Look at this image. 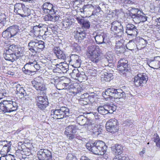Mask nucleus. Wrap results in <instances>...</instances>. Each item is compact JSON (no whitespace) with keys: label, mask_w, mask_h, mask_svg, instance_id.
<instances>
[{"label":"nucleus","mask_w":160,"mask_h":160,"mask_svg":"<svg viewBox=\"0 0 160 160\" xmlns=\"http://www.w3.org/2000/svg\"><path fill=\"white\" fill-rule=\"evenodd\" d=\"M42 12L48 14L44 17L45 21L55 22L59 19V16L57 13L56 8L49 2H45L42 6Z\"/></svg>","instance_id":"1"},{"label":"nucleus","mask_w":160,"mask_h":160,"mask_svg":"<svg viewBox=\"0 0 160 160\" xmlns=\"http://www.w3.org/2000/svg\"><path fill=\"white\" fill-rule=\"evenodd\" d=\"M89 59L95 63L100 61V49L97 45H92L88 47L86 54Z\"/></svg>","instance_id":"2"},{"label":"nucleus","mask_w":160,"mask_h":160,"mask_svg":"<svg viewBox=\"0 0 160 160\" xmlns=\"http://www.w3.org/2000/svg\"><path fill=\"white\" fill-rule=\"evenodd\" d=\"M102 95L105 99H107L110 97L119 99L126 97L125 93L122 89H117L113 88L107 89L105 92H102Z\"/></svg>","instance_id":"3"},{"label":"nucleus","mask_w":160,"mask_h":160,"mask_svg":"<svg viewBox=\"0 0 160 160\" xmlns=\"http://www.w3.org/2000/svg\"><path fill=\"white\" fill-rule=\"evenodd\" d=\"M18 108L17 103L11 100L4 101L0 103V111L4 113L15 111Z\"/></svg>","instance_id":"4"},{"label":"nucleus","mask_w":160,"mask_h":160,"mask_svg":"<svg viewBox=\"0 0 160 160\" xmlns=\"http://www.w3.org/2000/svg\"><path fill=\"white\" fill-rule=\"evenodd\" d=\"M70 110L67 107H61L59 109L52 110L51 111V117L55 119H61L69 116Z\"/></svg>","instance_id":"5"},{"label":"nucleus","mask_w":160,"mask_h":160,"mask_svg":"<svg viewBox=\"0 0 160 160\" xmlns=\"http://www.w3.org/2000/svg\"><path fill=\"white\" fill-rule=\"evenodd\" d=\"M28 49L32 53L40 52L44 48V43L41 40L34 39L28 44Z\"/></svg>","instance_id":"6"},{"label":"nucleus","mask_w":160,"mask_h":160,"mask_svg":"<svg viewBox=\"0 0 160 160\" xmlns=\"http://www.w3.org/2000/svg\"><path fill=\"white\" fill-rule=\"evenodd\" d=\"M111 30V33L118 37H121L123 34V26L121 22L117 21L112 23Z\"/></svg>","instance_id":"7"},{"label":"nucleus","mask_w":160,"mask_h":160,"mask_svg":"<svg viewBox=\"0 0 160 160\" xmlns=\"http://www.w3.org/2000/svg\"><path fill=\"white\" fill-rule=\"evenodd\" d=\"M46 25L39 24L38 25H36L31 28L30 32L35 36L37 37L42 36L45 35Z\"/></svg>","instance_id":"8"},{"label":"nucleus","mask_w":160,"mask_h":160,"mask_svg":"<svg viewBox=\"0 0 160 160\" xmlns=\"http://www.w3.org/2000/svg\"><path fill=\"white\" fill-rule=\"evenodd\" d=\"M118 122L116 119L115 118L110 119L106 123V130L110 133H114L118 131Z\"/></svg>","instance_id":"9"},{"label":"nucleus","mask_w":160,"mask_h":160,"mask_svg":"<svg viewBox=\"0 0 160 160\" xmlns=\"http://www.w3.org/2000/svg\"><path fill=\"white\" fill-rule=\"evenodd\" d=\"M32 83L33 87L38 91H44L47 89L45 85L43 83L42 78L40 76L33 80Z\"/></svg>","instance_id":"10"},{"label":"nucleus","mask_w":160,"mask_h":160,"mask_svg":"<svg viewBox=\"0 0 160 160\" xmlns=\"http://www.w3.org/2000/svg\"><path fill=\"white\" fill-rule=\"evenodd\" d=\"M78 128L76 125H69L65 128V134L70 140H72L76 137L75 133Z\"/></svg>","instance_id":"11"},{"label":"nucleus","mask_w":160,"mask_h":160,"mask_svg":"<svg viewBox=\"0 0 160 160\" xmlns=\"http://www.w3.org/2000/svg\"><path fill=\"white\" fill-rule=\"evenodd\" d=\"M37 156L39 160H52V153L47 149H40L38 152Z\"/></svg>","instance_id":"12"},{"label":"nucleus","mask_w":160,"mask_h":160,"mask_svg":"<svg viewBox=\"0 0 160 160\" xmlns=\"http://www.w3.org/2000/svg\"><path fill=\"white\" fill-rule=\"evenodd\" d=\"M134 83L137 87L143 86L148 81V77L143 73L138 74L134 78Z\"/></svg>","instance_id":"13"},{"label":"nucleus","mask_w":160,"mask_h":160,"mask_svg":"<svg viewBox=\"0 0 160 160\" xmlns=\"http://www.w3.org/2000/svg\"><path fill=\"white\" fill-rule=\"evenodd\" d=\"M34 63L33 60H31L27 63L22 68L23 72L26 74L32 75L34 74Z\"/></svg>","instance_id":"14"},{"label":"nucleus","mask_w":160,"mask_h":160,"mask_svg":"<svg viewBox=\"0 0 160 160\" xmlns=\"http://www.w3.org/2000/svg\"><path fill=\"white\" fill-rule=\"evenodd\" d=\"M128 61L125 58H121L118 61L117 65L118 69L121 72L124 73L128 70Z\"/></svg>","instance_id":"15"},{"label":"nucleus","mask_w":160,"mask_h":160,"mask_svg":"<svg viewBox=\"0 0 160 160\" xmlns=\"http://www.w3.org/2000/svg\"><path fill=\"white\" fill-rule=\"evenodd\" d=\"M96 34L95 36V39L98 44L105 43L104 40L107 37V33L102 30H99L96 32Z\"/></svg>","instance_id":"16"},{"label":"nucleus","mask_w":160,"mask_h":160,"mask_svg":"<svg viewBox=\"0 0 160 160\" xmlns=\"http://www.w3.org/2000/svg\"><path fill=\"white\" fill-rule=\"evenodd\" d=\"M11 142L3 141L0 142V154H4L9 152L11 149Z\"/></svg>","instance_id":"17"},{"label":"nucleus","mask_w":160,"mask_h":160,"mask_svg":"<svg viewBox=\"0 0 160 160\" xmlns=\"http://www.w3.org/2000/svg\"><path fill=\"white\" fill-rule=\"evenodd\" d=\"M36 100L37 106L41 109H44L48 105V99L46 97L42 96L37 97L36 98Z\"/></svg>","instance_id":"18"},{"label":"nucleus","mask_w":160,"mask_h":160,"mask_svg":"<svg viewBox=\"0 0 160 160\" xmlns=\"http://www.w3.org/2000/svg\"><path fill=\"white\" fill-rule=\"evenodd\" d=\"M68 81L67 78L64 77L62 79H60L56 85L57 88L59 90H62L64 89H67L68 86Z\"/></svg>","instance_id":"19"},{"label":"nucleus","mask_w":160,"mask_h":160,"mask_svg":"<svg viewBox=\"0 0 160 160\" xmlns=\"http://www.w3.org/2000/svg\"><path fill=\"white\" fill-rule=\"evenodd\" d=\"M86 146L89 150L91 152L93 153L98 155H103V152L100 151L99 150L98 148L96 147V145H95V143L94 142L87 143L86 144Z\"/></svg>","instance_id":"20"},{"label":"nucleus","mask_w":160,"mask_h":160,"mask_svg":"<svg viewBox=\"0 0 160 160\" xmlns=\"http://www.w3.org/2000/svg\"><path fill=\"white\" fill-rule=\"evenodd\" d=\"M8 28L12 38H16L19 36V29L17 25L10 26Z\"/></svg>","instance_id":"21"},{"label":"nucleus","mask_w":160,"mask_h":160,"mask_svg":"<svg viewBox=\"0 0 160 160\" xmlns=\"http://www.w3.org/2000/svg\"><path fill=\"white\" fill-rule=\"evenodd\" d=\"M53 51L54 53L58 59L63 60L65 59L66 58L65 54L63 51L60 49L59 46L54 47Z\"/></svg>","instance_id":"22"},{"label":"nucleus","mask_w":160,"mask_h":160,"mask_svg":"<svg viewBox=\"0 0 160 160\" xmlns=\"http://www.w3.org/2000/svg\"><path fill=\"white\" fill-rule=\"evenodd\" d=\"M148 64L149 66L152 68L157 69L160 67V57H154L153 60L148 61Z\"/></svg>","instance_id":"23"},{"label":"nucleus","mask_w":160,"mask_h":160,"mask_svg":"<svg viewBox=\"0 0 160 160\" xmlns=\"http://www.w3.org/2000/svg\"><path fill=\"white\" fill-rule=\"evenodd\" d=\"M97 124L93 122V121L92 120H88L86 128L89 130H92V132L94 134H99L98 130L97 128Z\"/></svg>","instance_id":"24"},{"label":"nucleus","mask_w":160,"mask_h":160,"mask_svg":"<svg viewBox=\"0 0 160 160\" xmlns=\"http://www.w3.org/2000/svg\"><path fill=\"white\" fill-rule=\"evenodd\" d=\"M126 32L128 35L130 36H135L137 34V28L133 24H129L126 26Z\"/></svg>","instance_id":"25"},{"label":"nucleus","mask_w":160,"mask_h":160,"mask_svg":"<svg viewBox=\"0 0 160 160\" xmlns=\"http://www.w3.org/2000/svg\"><path fill=\"white\" fill-rule=\"evenodd\" d=\"M132 20L136 23H138L141 22H144L147 20V17L142 12L141 14L139 15H133L132 16Z\"/></svg>","instance_id":"26"},{"label":"nucleus","mask_w":160,"mask_h":160,"mask_svg":"<svg viewBox=\"0 0 160 160\" xmlns=\"http://www.w3.org/2000/svg\"><path fill=\"white\" fill-rule=\"evenodd\" d=\"M109 70L110 71H108L106 70H104L103 71L104 73L101 75L102 81L108 82L112 79V72L113 71L112 70Z\"/></svg>","instance_id":"27"},{"label":"nucleus","mask_w":160,"mask_h":160,"mask_svg":"<svg viewBox=\"0 0 160 160\" xmlns=\"http://www.w3.org/2000/svg\"><path fill=\"white\" fill-rule=\"evenodd\" d=\"M73 65L79 67L81 62L80 57L76 54H72L70 57V61Z\"/></svg>","instance_id":"28"},{"label":"nucleus","mask_w":160,"mask_h":160,"mask_svg":"<svg viewBox=\"0 0 160 160\" xmlns=\"http://www.w3.org/2000/svg\"><path fill=\"white\" fill-rule=\"evenodd\" d=\"M3 55L6 60L12 62H13L17 58L18 56H16L15 53H11L10 52L6 51Z\"/></svg>","instance_id":"29"},{"label":"nucleus","mask_w":160,"mask_h":160,"mask_svg":"<svg viewBox=\"0 0 160 160\" xmlns=\"http://www.w3.org/2000/svg\"><path fill=\"white\" fill-rule=\"evenodd\" d=\"M95 145H96V147L98 148L100 151L103 152V155L106 152V146L105 145V143L102 141H98L94 142Z\"/></svg>","instance_id":"30"},{"label":"nucleus","mask_w":160,"mask_h":160,"mask_svg":"<svg viewBox=\"0 0 160 160\" xmlns=\"http://www.w3.org/2000/svg\"><path fill=\"white\" fill-rule=\"evenodd\" d=\"M114 55L111 52H108L106 53V56L105 58L103 59V61H107L109 62L110 67L112 68L113 66V59Z\"/></svg>","instance_id":"31"},{"label":"nucleus","mask_w":160,"mask_h":160,"mask_svg":"<svg viewBox=\"0 0 160 160\" xmlns=\"http://www.w3.org/2000/svg\"><path fill=\"white\" fill-rule=\"evenodd\" d=\"M76 120L78 123L80 125H83L86 128L87 126V124L88 120L83 115H80L77 118Z\"/></svg>","instance_id":"32"},{"label":"nucleus","mask_w":160,"mask_h":160,"mask_svg":"<svg viewBox=\"0 0 160 160\" xmlns=\"http://www.w3.org/2000/svg\"><path fill=\"white\" fill-rule=\"evenodd\" d=\"M25 5L21 3H16L14 5V12L17 14L20 15L22 12L23 9L24 8Z\"/></svg>","instance_id":"33"},{"label":"nucleus","mask_w":160,"mask_h":160,"mask_svg":"<svg viewBox=\"0 0 160 160\" xmlns=\"http://www.w3.org/2000/svg\"><path fill=\"white\" fill-rule=\"evenodd\" d=\"M78 23H80L84 28L88 29L90 26V22L88 20L79 18H77Z\"/></svg>","instance_id":"34"},{"label":"nucleus","mask_w":160,"mask_h":160,"mask_svg":"<svg viewBox=\"0 0 160 160\" xmlns=\"http://www.w3.org/2000/svg\"><path fill=\"white\" fill-rule=\"evenodd\" d=\"M111 149L118 155L121 154L123 152V147L120 144L115 145L111 147Z\"/></svg>","instance_id":"35"},{"label":"nucleus","mask_w":160,"mask_h":160,"mask_svg":"<svg viewBox=\"0 0 160 160\" xmlns=\"http://www.w3.org/2000/svg\"><path fill=\"white\" fill-rule=\"evenodd\" d=\"M96 8L91 4H87L83 6V7L79 9L80 11L82 13H84V12H88V10H92Z\"/></svg>","instance_id":"36"},{"label":"nucleus","mask_w":160,"mask_h":160,"mask_svg":"<svg viewBox=\"0 0 160 160\" xmlns=\"http://www.w3.org/2000/svg\"><path fill=\"white\" fill-rule=\"evenodd\" d=\"M31 12L30 9L25 6L23 9L22 13H21L20 15L23 18L28 17L31 14Z\"/></svg>","instance_id":"37"},{"label":"nucleus","mask_w":160,"mask_h":160,"mask_svg":"<svg viewBox=\"0 0 160 160\" xmlns=\"http://www.w3.org/2000/svg\"><path fill=\"white\" fill-rule=\"evenodd\" d=\"M105 105V107L107 108H106V109L108 110V113H112L116 109V107L113 104L111 105L109 104H107Z\"/></svg>","instance_id":"38"},{"label":"nucleus","mask_w":160,"mask_h":160,"mask_svg":"<svg viewBox=\"0 0 160 160\" xmlns=\"http://www.w3.org/2000/svg\"><path fill=\"white\" fill-rule=\"evenodd\" d=\"M107 107L105 105L103 106H99L97 108V110L100 114L102 115H105L108 114V110L106 109Z\"/></svg>","instance_id":"39"},{"label":"nucleus","mask_w":160,"mask_h":160,"mask_svg":"<svg viewBox=\"0 0 160 160\" xmlns=\"http://www.w3.org/2000/svg\"><path fill=\"white\" fill-rule=\"evenodd\" d=\"M16 90V94L20 97L26 92L23 88L20 85H18L17 86Z\"/></svg>","instance_id":"40"},{"label":"nucleus","mask_w":160,"mask_h":160,"mask_svg":"<svg viewBox=\"0 0 160 160\" xmlns=\"http://www.w3.org/2000/svg\"><path fill=\"white\" fill-rule=\"evenodd\" d=\"M87 79V77L83 72L79 73L77 80L80 82H84Z\"/></svg>","instance_id":"41"},{"label":"nucleus","mask_w":160,"mask_h":160,"mask_svg":"<svg viewBox=\"0 0 160 160\" xmlns=\"http://www.w3.org/2000/svg\"><path fill=\"white\" fill-rule=\"evenodd\" d=\"M126 46L127 49L132 50L136 48L137 47V45L132 40H131L129 41Z\"/></svg>","instance_id":"42"},{"label":"nucleus","mask_w":160,"mask_h":160,"mask_svg":"<svg viewBox=\"0 0 160 160\" xmlns=\"http://www.w3.org/2000/svg\"><path fill=\"white\" fill-rule=\"evenodd\" d=\"M120 44L121 45H116V51L118 54L123 53L125 51V48L122 44L120 43Z\"/></svg>","instance_id":"43"},{"label":"nucleus","mask_w":160,"mask_h":160,"mask_svg":"<svg viewBox=\"0 0 160 160\" xmlns=\"http://www.w3.org/2000/svg\"><path fill=\"white\" fill-rule=\"evenodd\" d=\"M18 49V46L14 44L10 45L8 49H6V51L10 52L11 53H15L17 49Z\"/></svg>","instance_id":"44"},{"label":"nucleus","mask_w":160,"mask_h":160,"mask_svg":"<svg viewBox=\"0 0 160 160\" xmlns=\"http://www.w3.org/2000/svg\"><path fill=\"white\" fill-rule=\"evenodd\" d=\"M6 16L4 13H2L0 14V28L4 26L6 22Z\"/></svg>","instance_id":"45"},{"label":"nucleus","mask_w":160,"mask_h":160,"mask_svg":"<svg viewBox=\"0 0 160 160\" xmlns=\"http://www.w3.org/2000/svg\"><path fill=\"white\" fill-rule=\"evenodd\" d=\"M2 36L3 38L7 39L12 38L8 28L2 32Z\"/></svg>","instance_id":"46"},{"label":"nucleus","mask_w":160,"mask_h":160,"mask_svg":"<svg viewBox=\"0 0 160 160\" xmlns=\"http://www.w3.org/2000/svg\"><path fill=\"white\" fill-rule=\"evenodd\" d=\"M79 72L78 69H74L70 73L71 77L74 79L77 80Z\"/></svg>","instance_id":"47"},{"label":"nucleus","mask_w":160,"mask_h":160,"mask_svg":"<svg viewBox=\"0 0 160 160\" xmlns=\"http://www.w3.org/2000/svg\"><path fill=\"white\" fill-rule=\"evenodd\" d=\"M142 12L139 10L137 8H132L131 9V13L130 14V16L132 18V16L133 15H137L139 14H141Z\"/></svg>","instance_id":"48"},{"label":"nucleus","mask_w":160,"mask_h":160,"mask_svg":"<svg viewBox=\"0 0 160 160\" xmlns=\"http://www.w3.org/2000/svg\"><path fill=\"white\" fill-rule=\"evenodd\" d=\"M67 89L69 90L70 92L74 95L77 94L76 88L73 85H69Z\"/></svg>","instance_id":"49"},{"label":"nucleus","mask_w":160,"mask_h":160,"mask_svg":"<svg viewBox=\"0 0 160 160\" xmlns=\"http://www.w3.org/2000/svg\"><path fill=\"white\" fill-rule=\"evenodd\" d=\"M55 27L53 28H46L45 30V35H50L52 34V33L54 32V31H55Z\"/></svg>","instance_id":"50"},{"label":"nucleus","mask_w":160,"mask_h":160,"mask_svg":"<svg viewBox=\"0 0 160 160\" xmlns=\"http://www.w3.org/2000/svg\"><path fill=\"white\" fill-rule=\"evenodd\" d=\"M34 63V74L38 70H39L41 68V66L40 64V62H37L35 60H33Z\"/></svg>","instance_id":"51"},{"label":"nucleus","mask_w":160,"mask_h":160,"mask_svg":"<svg viewBox=\"0 0 160 160\" xmlns=\"http://www.w3.org/2000/svg\"><path fill=\"white\" fill-rule=\"evenodd\" d=\"M68 66L66 63H63V65L61 69L59 70L58 73H61L62 72L63 73H66L68 70Z\"/></svg>","instance_id":"52"},{"label":"nucleus","mask_w":160,"mask_h":160,"mask_svg":"<svg viewBox=\"0 0 160 160\" xmlns=\"http://www.w3.org/2000/svg\"><path fill=\"white\" fill-rule=\"evenodd\" d=\"M60 79L58 77L55 76H52L50 78L51 83L52 84H55L58 82Z\"/></svg>","instance_id":"53"},{"label":"nucleus","mask_w":160,"mask_h":160,"mask_svg":"<svg viewBox=\"0 0 160 160\" xmlns=\"http://www.w3.org/2000/svg\"><path fill=\"white\" fill-rule=\"evenodd\" d=\"M86 33L85 31H80L79 32V40H82L86 37Z\"/></svg>","instance_id":"54"},{"label":"nucleus","mask_w":160,"mask_h":160,"mask_svg":"<svg viewBox=\"0 0 160 160\" xmlns=\"http://www.w3.org/2000/svg\"><path fill=\"white\" fill-rule=\"evenodd\" d=\"M63 63H64L62 62H60L59 63H57L55 65V66L56 67L55 70H56V72H58L59 70L61 69L63 65Z\"/></svg>","instance_id":"55"},{"label":"nucleus","mask_w":160,"mask_h":160,"mask_svg":"<svg viewBox=\"0 0 160 160\" xmlns=\"http://www.w3.org/2000/svg\"><path fill=\"white\" fill-rule=\"evenodd\" d=\"M73 49L76 52H79L81 50L80 47L76 43H74L72 45Z\"/></svg>","instance_id":"56"},{"label":"nucleus","mask_w":160,"mask_h":160,"mask_svg":"<svg viewBox=\"0 0 160 160\" xmlns=\"http://www.w3.org/2000/svg\"><path fill=\"white\" fill-rule=\"evenodd\" d=\"M20 98L23 100H28L30 98L29 95H28L26 92L24 93Z\"/></svg>","instance_id":"57"},{"label":"nucleus","mask_w":160,"mask_h":160,"mask_svg":"<svg viewBox=\"0 0 160 160\" xmlns=\"http://www.w3.org/2000/svg\"><path fill=\"white\" fill-rule=\"evenodd\" d=\"M5 160H15V159L13 155H8L5 156Z\"/></svg>","instance_id":"58"},{"label":"nucleus","mask_w":160,"mask_h":160,"mask_svg":"<svg viewBox=\"0 0 160 160\" xmlns=\"http://www.w3.org/2000/svg\"><path fill=\"white\" fill-rule=\"evenodd\" d=\"M146 41L144 40L143 39H142L140 42H139V45H140L141 44H142V45L141 46V48H142L145 47L146 44Z\"/></svg>","instance_id":"59"},{"label":"nucleus","mask_w":160,"mask_h":160,"mask_svg":"<svg viewBox=\"0 0 160 160\" xmlns=\"http://www.w3.org/2000/svg\"><path fill=\"white\" fill-rule=\"evenodd\" d=\"M154 136L153 141L154 142H156L160 140L159 137L157 133L154 134Z\"/></svg>","instance_id":"60"},{"label":"nucleus","mask_w":160,"mask_h":160,"mask_svg":"<svg viewBox=\"0 0 160 160\" xmlns=\"http://www.w3.org/2000/svg\"><path fill=\"white\" fill-rule=\"evenodd\" d=\"M74 38L76 40H79V31H77L74 33Z\"/></svg>","instance_id":"61"},{"label":"nucleus","mask_w":160,"mask_h":160,"mask_svg":"<svg viewBox=\"0 0 160 160\" xmlns=\"http://www.w3.org/2000/svg\"><path fill=\"white\" fill-rule=\"evenodd\" d=\"M93 114L95 117V121L98 122L99 119V118L98 116V113L96 112H94Z\"/></svg>","instance_id":"62"},{"label":"nucleus","mask_w":160,"mask_h":160,"mask_svg":"<svg viewBox=\"0 0 160 160\" xmlns=\"http://www.w3.org/2000/svg\"><path fill=\"white\" fill-rule=\"evenodd\" d=\"M122 156L117 155L113 159V160H121Z\"/></svg>","instance_id":"63"},{"label":"nucleus","mask_w":160,"mask_h":160,"mask_svg":"<svg viewBox=\"0 0 160 160\" xmlns=\"http://www.w3.org/2000/svg\"><path fill=\"white\" fill-rule=\"evenodd\" d=\"M155 24H157L158 26H160V18H157L155 19Z\"/></svg>","instance_id":"64"}]
</instances>
